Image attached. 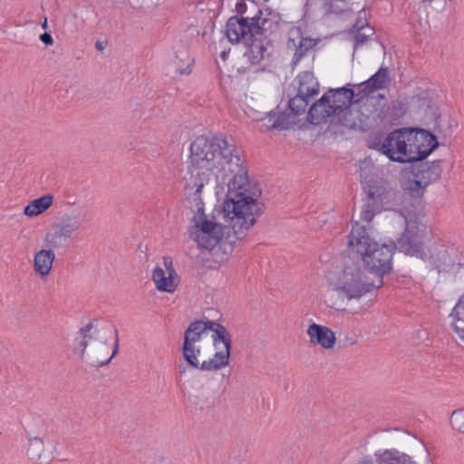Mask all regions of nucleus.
<instances>
[{"label":"nucleus","instance_id":"4468645a","mask_svg":"<svg viewBox=\"0 0 464 464\" xmlns=\"http://www.w3.org/2000/svg\"><path fill=\"white\" fill-rule=\"evenodd\" d=\"M391 82L390 72L388 67L382 66L368 80L355 85L357 91V101L369 96L378 90L386 88Z\"/></svg>","mask_w":464,"mask_h":464},{"label":"nucleus","instance_id":"a19ab883","mask_svg":"<svg viewBox=\"0 0 464 464\" xmlns=\"http://www.w3.org/2000/svg\"><path fill=\"white\" fill-rule=\"evenodd\" d=\"M258 14H262V11L261 10H258Z\"/></svg>","mask_w":464,"mask_h":464},{"label":"nucleus","instance_id":"4c0bfd02","mask_svg":"<svg viewBox=\"0 0 464 464\" xmlns=\"http://www.w3.org/2000/svg\"><path fill=\"white\" fill-rule=\"evenodd\" d=\"M422 449H423V451H424V452H425V454H426V458H427V459L429 460V459H430V453H429V451H428L427 448H426L425 446H422Z\"/></svg>","mask_w":464,"mask_h":464},{"label":"nucleus","instance_id":"a211bd4d","mask_svg":"<svg viewBox=\"0 0 464 464\" xmlns=\"http://www.w3.org/2000/svg\"><path fill=\"white\" fill-rule=\"evenodd\" d=\"M76 233L72 227L60 220L59 223L53 225V232L45 235L44 241L48 247L59 248L63 246Z\"/></svg>","mask_w":464,"mask_h":464},{"label":"nucleus","instance_id":"e433bc0d","mask_svg":"<svg viewBox=\"0 0 464 464\" xmlns=\"http://www.w3.org/2000/svg\"><path fill=\"white\" fill-rule=\"evenodd\" d=\"M95 47H96L97 50L102 51L104 49V47H105V44L102 43V42L98 41L95 44Z\"/></svg>","mask_w":464,"mask_h":464},{"label":"nucleus","instance_id":"f8f14e48","mask_svg":"<svg viewBox=\"0 0 464 464\" xmlns=\"http://www.w3.org/2000/svg\"><path fill=\"white\" fill-rule=\"evenodd\" d=\"M317 44V39L304 37L299 29L295 28L290 30L287 48L294 51L292 65L295 66L302 58L307 56L308 53L314 49Z\"/></svg>","mask_w":464,"mask_h":464},{"label":"nucleus","instance_id":"cd10ccee","mask_svg":"<svg viewBox=\"0 0 464 464\" xmlns=\"http://www.w3.org/2000/svg\"><path fill=\"white\" fill-rule=\"evenodd\" d=\"M311 95L302 94L297 90L296 95L289 101V109L295 115H300L304 113L309 104V99Z\"/></svg>","mask_w":464,"mask_h":464},{"label":"nucleus","instance_id":"f704fd0d","mask_svg":"<svg viewBox=\"0 0 464 464\" xmlns=\"http://www.w3.org/2000/svg\"><path fill=\"white\" fill-rule=\"evenodd\" d=\"M41 41L46 45L53 44V37L47 33H44L40 35Z\"/></svg>","mask_w":464,"mask_h":464},{"label":"nucleus","instance_id":"c85d7f7f","mask_svg":"<svg viewBox=\"0 0 464 464\" xmlns=\"http://www.w3.org/2000/svg\"><path fill=\"white\" fill-rule=\"evenodd\" d=\"M93 328L92 323H89L86 326L80 329V334L82 335V341L79 343V348L75 349L81 359H84L85 350L88 346L89 341L93 338L92 334H90Z\"/></svg>","mask_w":464,"mask_h":464},{"label":"nucleus","instance_id":"393cba45","mask_svg":"<svg viewBox=\"0 0 464 464\" xmlns=\"http://www.w3.org/2000/svg\"><path fill=\"white\" fill-rule=\"evenodd\" d=\"M182 354L185 361L188 364L195 369H199L201 371H218L219 369H204L203 364L208 362V361H203L200 362V346L198 344H183L182 346Z\"/></svg>","mask_w":464,"mask_h":464},{"label":"nucleus","instance_id":"ddd939ff","mask_svg":"<svg viewBox=\"0 0 464 464\" xmlns=\"http://www.w3.org/2000/svg\"><path fill=\"white\" fill-rule=\"evenodd\" d=\"M208 172L204 169L191 165L188 176L184 177L186 195L194 201H201V190L210 180Z\"/></svg>","mask_w":464,"mask_h":464},{"label":"nucleus","instance_id":"ea45409f","mask_svg":"<svg viewBox=\"0 0 464 464\" xmlns=\"http://www.w3.org/2000/svg\"><path fill=\"white\" fill-rule=\"evenodd\" d=\"M94 333L96 334V336H95V339H96L99 335V332L95 331Z\"/></svg>","mask_w":464,"mask_h":464},{"label":"nucleus","instance_id":"1a4fd4ad","mask_svg":"<svg viewBox=\"0 0 464 464\" xmlns=\"http://www.w3.org/2000/svg\"><path fill=\"white\" fill-rule=\"evenodd\" d=\"M423 232V229L415 222H407L404 232L397 240V244L393 246L406 255L422 257L424 256L422 247Z\"/></svg>","mask_w":464,"mask_h":464},{"label":"nucleus","instance_id":"412c9836","mask_svg":"<svg viewBox=\"0 0 464 464\" xmlns=\"http://www.w3.org/2000/svg\"><path fill=\"white\" fill-rule=\"evenodd\" d=\"M65 224L72 227L77 233L81 230L84 224L88 223L91 218L89 212L83 207H78L65 213L62 218Z\"/></svg>","mask_w":464,"mask_h":464},{"label":"nucleus","instance_id":"39448f33","mask_svg":"<svg viewBox=\"0 0 464 464\" xmlns=\"http://www.w3.org/2000/svg\"><path fill=\"white\" fill-rule=\"evenodd\" d=\"M327 282L331 289L340 297L347 300H359L377 287L370 281L358 264L346 265L337 273H329Z\"/></svg>","mask_w":464,"mask_h":464},{"label":"nucleus","instance_id":"5701e85b","mask_svg":"<svg viewBox=\"0 0 464 464\" xmlns=\"http://www.w3.org/2000/svg\"><path fill=\"white\" fill-rule=\"evenodd\" d=\"M298 91L302 94L314 96L319 92V82L314 73L308 71L302 72L297 76Z\"/></svg>","mask_w":464,"mask_h":464},{"label":"nucleus","instance_id":"6ab92c4d","mask_svg":"<svg viewBox=\"0 0 464 464\" xmlns=\"http://www.w3.org/2000/svg\"><path fill=\"white\" fill-rule=\"evenodd\" d=\"M335 116L334 110L331 109L327 96L324 94L310 108L307 120L314 125L325 122L330 117Z\"/></svg>","mask_w":464,"mask_h":464},{"label":"nucleus","instance_id":"a878e982","mask_svg":"<svg viewBox=\"0 0 464 464\" xmlns=\"http://www.w3.org/2000/svg\"><path fill=\"white\" fill-rule=\"evenodd\" d=\"M53 196L45 194L39 198L31 201L24 209V214L28 217H36L47 210L53 204Z\"/></svg>","mask_w":464,"mask_h":464},{"label":"nucleus","instance_id":"dca6fc26","mask_svg":"<svg viewBox=\"0 0 464 464\" xmlns=\"http://www.w3.org/2000/svg\"><path fill=\"white\" fill-rule=\"evenodd\" d=\"M164 265L167 271L161 267H155L152 274V280L156 288L161 292L173 293L177 288L174 276L176 275L172 267V261L169 257H164Z\"/></svg>","mask_w":464,"mask_h":464},{"label":"nucleus","instance_id":"423d86ee","mask_svg":"<svg viewBox=\"0 0 464 464\" xmlns=\"http://www.w3.org/2000/svg\"><path fill=\"white\" fill-rule=\"evenodd\" d=\"M223 218L226 225L218 223L214 218H209L204 214L202 208H198L197 214L193 218L194 227L191 230L190 237L197 242L199 248H204L209 252L216 249L224 237V228L230 227L233 229L235 237L238 240L242 239L246 236V232L251 227L244 229L242 236L239 232L235 230L233 224L230 223V219L225 217L224 208L222 209Z\"/></svg>","mask_w":464,"mask_h":464},{"label":"nucleus","instance_id":"0eeeda50","mask_svg":"<svg viewBox=\"0 0 464 464\" xmlns=\"http://www.w3.org/2000/svg\"><path fill=\"white\" fill-rule=\"evenodd\" d=\"M208 330L212 331L213 345L217 352L208 362L203 364L204 369H222L229 364L232 348V336L227 328L215 322L208 320Z\"/></svg>","mask_w":464,"mask_h":464},{"label":"nucleus","instance_id":"c756f323","mask_svg":"<svg viewBox=\"0 0 464 464\" xmlns=\"http://www.w3.org/2000/svg\"><path fill=\"white\" fill-rule=\"evenodd\" d=\"M423 181H425V180L420 177L416 178L413 180H409L406 189L409 190L410 194L412 197L419 198L423 194L424 188L429 185V184H424Z\"/></svg>","mask_w":464,"mask_h":464},{"label":"nucleus","instance_id":"2f4dec72","mask_svg":"<svg viewBox=\"0 0 464 464\" xmlns=\"http://www.w3.org/2000/svg\"><path fill=\"white\" fill-rule=\"evenodd\" d=\"M372 34H373L372 28H371L369 26H367L366 28L362 27L354 34V48H358L359 46L365 44Z\"/></svg>","mask_w":464,"mask_h":464},{"label":"nucleus","instance_id":"f03ea898","mask_svg":"<svg viewBox=\"0 0 464 464\" xmlns=\"http://www.w3.org/2000/svg\"><path fill=\"white\" fill-rule=\"evenodd\" d=\"M439 143L436 136L422 129L402 128L390 132L383 140L375 137L370 148L399 163L422 160Z\"/></svg>","mask_w":464,"mask_h":464},{"label":"nucleus","instance_id":"7c9ffc66","mask_svg":"<svg viewBox=\"0 0 464 464\" xmlns=\"http://www.w3.org/2000/svg\"><path fill=\"white\" fill-rule=\"evenodd\" d=\"M451 427L459 432L464 433V409L455 410L450 416Z\"/></svg>","mask_w":464,"mask_h":464},{"label":"nucleus","instance_id":"f257e3e1","mask_svg":"<svg viewBox=\"0 0 464 464\" xmlns=\"http://www.w3.org/2000/svg\"><path fill=\"white\" fill-rule=\"evenodd\" d=\"M191 165L210 171L218 186L227 187L224 201L225 217L242 236L244 229L256 223L261 215L259 189L252 185L239 150L227 138L198 137L190 145Z\"/></svg>","mask_w":464,"mask_h":464},{"label":"nucleus","instance_id":"2eb2a0df","mask_svg":"<svg viewBox=\"0 0 464 464\" xmlns=\"http://www.w3.org/2000/svg\"><path fill=\"white\" fill-rule=\"evenodd\" d=\"M119 351L118 331L115 330L114 348L111 356L107 357L110 352V345L106 342L95 343L91 345L87 353V362L94 367H101L108 364Z\"/></svg>","mask_w":464,"mask_h":464},{"label":"nucleus","instance_id":"b1692460","mask_svg":"<svg viewBox=\"0 0 464 464\" xmlns=\"http://www.w3.org/2000/svg\"><path fill=\"white\" fill-rule=\"evenodd\" d=\"M208 331V321H196L189 324L184 334L183 344H198Z\"/></svg>","mask_w":464,"mask_h":464},{"label":"nucleus","instance_id":"6e6552de","mask_svg":"<svg viewBox=\"0 0 464 464\" xmlns=\"http://www.w3.org/2000/svg\"><path fill=\"white\" fill-rule=\"evenodd\" d=\"M332 110H334L335 116L339 119L342 125L352 128L355 126V121L348 118L351 115L350 106L353 102H358L357 92L352 89L342 87L330 89L324 93Z\"/></svg>","mask_w":464,"mask_h":464},{"label":"nucleus","instance_id":"58836bf2","mask_svg":"<svg viewBox=\"0 0 464 464\" xmlns=\"http://www.w3.org/2000/svg\"><path fill=\"white\" fill-rule=\"evenodd\" d=\"M226 55H227L226 52H222L221 56L223 59H226Z\"/></svg>","mask_w":464,"mask_h":464},{"label":"nucleus","instance_id":"aec40b11","mask_svg":"<svg viewBox=\"0 0 464 464\" xmlns=\"http://www.w3.org/2000/svg\"><path fill=\"white\" fill-rule=\"evenodd\" d=\"M54 248L41 249L34 254L33 267L36 275L45 277L50 275L55 259Z\"/></svg>","mask_w":464,"mask_h":464},{"label":"nucleus","instance_id":"20e7f679","mask_svg":"<svg viewBox=\"0 0 464 464\" xmlns=\"http://www.w3.org/2000/svg\"><path fill=\"white\" fill-rule=\"evenodd\" d=\"M348 247L361 256L364 266L378 276L377 287L383 284V276L392 270L393 245L379 244L369 234L366 226L354 221L348 236Z\"/></svg>","mask_w":464,"mask_h":464},{"label":"nucleus","instance_id":"f3484780","mask_svg":"<svg viewBox=\"0 0 464 464\" xmlns=\"http://www.w3.org/2000/svg\"><path fill=\"white\" fill-rule=\"evenodd\" d=\"M306 333L313 345L329 350L334 348L336 343L335 334L327 326L313 323L308 326Z\"/></svg>","mask_w":464,"mask_h":464},{"label":"nucleus","instance_id":"72a5a7b5","mask_svg":"<svg viewBox=\"0 0 464 464\" xmlns=\"http://www.w3.org/2000/svg\"><path fill=\"white\" fill-rule=\"evenodd\" d=\"M274 121L272 122L271 129H285L286 128L288 121L284 113H274Z\"/></svg>","mask_w":464,"mask_h":464},{"label":"nucleus","instance_id":"bb28decb","mask_svg":"<svg viewBox=\"0 0 464 464\" xmlns=\"http://www.w3.org/2000/svg\"><path fill=\"white\" fill-rule=\"evenodd\" d=\"M441 172L440 161H432L430 164L421 165L415 177L424 179V184H430L440 179Z\"/></svg>","mask_w":464,"mask_h":464},{"label":"nucleus","instance_id":"c9c22d12","mask_svg":"<svg viewBox=\"0 0 464 464\" xmlns=\"http://www.w3.org/2000/svg\"><path fill=\"white\" fill-rule=\"evenodd\" d=\"M236 11L239 14H243L246 11V5L244 2H239L236 5Z\"/></svg>","mask_w":464,"mask_h":464},{"label":"nucleus","instance_id":"7ed1b4c3","mask_svg":"<svg viewBox=\"0 0 464 464\" xmlns=\"http://www.w3.org/2000/svg\"><path fill=\"white\" fill-rule=\"evenodd\" d=\"M266 24L269 19L255 15L251 18L231 16L226 24V35L231 44L242 42L247 48L244 56L251 64H258L271 45Z\"/></svg>","mask_w":464,"mask_h":464},{"label":"nucleus","instance_id":"4be33fe9","mask_svg":"<svg viewBox=\"0 0 464 464\" xmlns=\"http://www.w3.org/2000/svg\"><path fill=\"white\" fill-rule=\"evenodd\" d=\"M455 334L464 343V294L459 297L450 314Z\"/></svg>","mask_w":464,"mask_h":464},{"label":"nucleus","instance_id":"9d476101","mask_svg":"<svg viewBox=\"0 0 464 464\" xmlns=\"http://www.w3.org/2000/svg\"><path fill=\"white\" fill-rule=\"evenodd\" d=\"M361 177L362 179V182L367 185V187H364L367 197L360 212V219L363 222L370 223L375 214L380 211L384 188L378 185L377 182L375 184H370L366 177H363L362 174H361Z\"/></svg>","mask_w":464,"mask_h":464},{"label":"nucleus","instance_id":"9b49d317","mask_svg":"<svg viewBox=\"0 0 464 464\" xmlns=\"http://www.w3.org/2000/svg\"><path fill=\"white\" fill-rule=\"evenodd\" d=\"M356 464H417L413 458L397 449H382L365 455Z\"/></svg>","mask_w":464,"mask_h":464},{"label":"nucleus","instance_id":"473e14b6","mask_svg":"<svg viewBox=\"0 0 464 464\" xmlns=\"http://www.w3.org/2000/svg\"><path fill=\"white\" fill-rule=\"evenodd\" d=\"M185 56L186 57L184 59V61L187 63V65L185 68L179 67V62H178V60H179V56H176V59L172 62V67L176 70L177 73H179V75H187L191 72L192 60L190 59V57L188 55L186 54Z\"/></svg>","mask_w":464,"mask_h":464}]
</instances>
